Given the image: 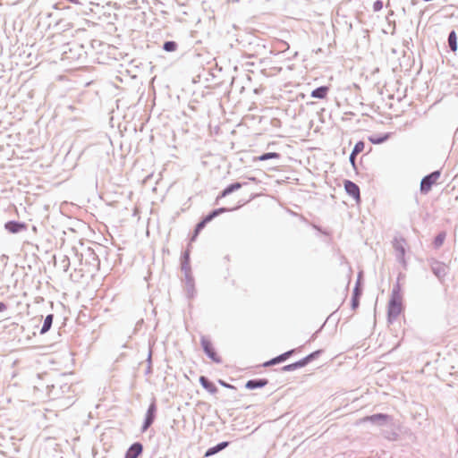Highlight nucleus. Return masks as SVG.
I'll use <instances>...</instances> for the list:
<instances>
[{
    "label": "nucleus",
    "mask_w": 458,
    "mask_h": 458,
    "mask_svg": "<svg viewBox=\"0 0 458 458\" xmlns=\"http://www.w3.org/2000/svg\"><path fill=\"white\" fill-rule=\"evenodd\" d=\"M199 383L201 386L209 393L215 394L217 392V388L214 383L210 382L207 377L201 376L199 377Z\"/></svg>",
    "instance_id": "obj_11"
},
{
    "label": "nucleus",
    "mask_w": 458,
    "mask_h": 458,
    "mask_svg": "<svg viewBox=\"0 0 458 458\" xmlns=\"http://www.w3.org/2000/svg\"><path fill=\"white\" fill-rule=\"evenodd\" d=\"M267 383H268V381L265 378L258 379V380H249L246 383L245 386L248 389H254L257 387H263V386H267Z\"/></svg>",
    "instance_id": "obj_13"
},
{
    "label": "nucleus",
    "mask_w": 458,
    "mask_h": 458,
    "mask_svg": "<svg viewBox=\"0 0 458 458\" xmlns=\"http://www.w3.org/2000/svg\"><path fill=\"white\" fill-rule=\"evenodd\" d=\"M379 5H381L380 2H377V7H379Z\"/></svg>",
    "instance_id": "obj_28"
},
{
    "label": "nucleus",
    "mask_w": 458,
    "mask_h": 458,
    "mask_svg": "<svg viewBox=\"0 0 458 458\" xmlns=\"http://www.w3.org/2000/svg\"><path fill=\"white\" fill-rule=\"evenodd\" d=\"M443 241H444V234H440V235H438V236L437 237V239H436V245H437V246L441 245V244H442V242H443Z\"/></svg>",
    "instance_id": "obj_21"
},
{
    "label": "nucleus",
    "mask_w": 458,
    "mask_h": 458,
    "mask_svg": "<svg viewBox=\"0 0 458 458\" xmlns=\"http://www.w3.org/2000/svg\"><path fill=\"white\" fill-rule=\"evenodd\" d=\"M344 189H345L346 192L353 198L356 204H360V193L359 186L351 181H345L344 182Z\"/></svg>",
    "instance_id": "obj_3"
},
{
    "label": "nucleus",
    "mask_w": 458,
    "mask_h": 458,
    "mask_svg": "<svg viewBox=\"0 0 458 458\" xmlns=\"http://www.w3.org/2000/svg\"><path fill=\"white\" fill-rule=\"evenodd\" d=\"M365 145L364 142L359 141L355 144L354 148L352 150V156H357L359 153L364 150Z\"/></svg>",
    "instance_id": "obj_19"
},
{
    "label": "nucleus",
    "mask_w": 458,
    "mask_h": 458,
    "mask_svg": "<svg viewBox=\"0 0 458 458\" xmlns=\"http://www.w3.org/2000/svg\"><path fill=\"white\" fill-rule=\"evenodd\" d=\"M403 312L402 296L397 291H394L388 304V320L396 319Z\"/></svg>",
    "instance_id": "obj_1"
},
{
    "label": "nucleus",
    "mask_w": 458,
    "mask_h": 458,
    "mask_svg": "<svg viewBox=\"0 0 458 458\" xmlns=\"http://www.w3.org/2000/svg\"><path fill=\"white\" fill-rule=\"evenodd\" d=\"M280 155L276 152L265 153L259 157L254 158V161H265L271 158H279Z\"/></svg>",
    "instance_id": "obj_17"
},
{
    "label": "nucleus",
    "mask_w": 458,
    "mask_h": 458,
    "mask_svg": "<svg viewBox=\"0 0 458 458\" xmlns=\"http://www.w3.org/2000/svg\"><path fill=\"white\" fill-rule=\"evenodd\" d=\"M201 345L204 349V352L207 353V355L214 361L219 362V358L216 354V352L214 350V347L211 344V342L207 339L206 337L201 338Z\"/></svg>",
    "instance_id": "obj_4"
},
{
    "label": "nucleus",
    "mask_w": 458,
    "mask_h": 458,
    "mask_svg": "<svg viewBox=\"0 0 458 458\" xmlns=\"http://www.w3.org/2000/svg\"><path fill=\"white\" fill-rule=\"evenodd\" d=\"M157 407L155 403H151L147 411L146 420L144 425L142 427V431H145L148 428V427L153 423L155 419Z\"/></svg>",
    "instance_id": "obj_5"
},
{
    "label": "nucleus",
    "mask_w": 458,
    "mask_h": 458,
    "mask_svg": "<svg viewBox=\"0 0 458 458\" xmlns=\"http://www.w3.org/2000/svg\"><path fill=\"white\" fill-rule=\"evenodd\" d=\"M379 5H381L380 2H377V7H379Z\"/></svg>",
    "instance_id": "obj_27"
},
{
    "label": "nucleus",
    "mask_w": 458,
    "mask_h": 458,
    "mask_svg": "<svg viewBox=\"0 0 458 458\" xmlns=\"http://www.w3.org/2000/svg\"><path fill=\"white\" fill-rule=\"evenodd\" d=\"M141 452L142 445L140 443H135L127 450L125 458H138Z\"/></svg>",
    "instance_id": "obj_7"
},
{
    "label": "nucleus",
    "mask_w": 458,
    "mask_h": 458,
    "mask_svg": "<svg viewBox=\"0 0 458 458\" xmlns=\"http://www.w3.org/2000/svg\"><path fill=\"white\" fill-rule=\"evenodd\" d=\"M228 445V442H222L220 444H218L217 445L214 446V447H211L209 448L206 454H205V456L206 457H208V456H211L215 454H216L217 452L223 450L224 448H225L226 446Z\"/></svg>",
    "instance_id": "obj_15"
},
{
    "label": "nucleus",
    "mask_w": 458,
    "mask_h": 458,
    "mask_svg": "<svg viewBox=\"0 0 458 458\" xmlns=\"http://www.w3.org/2000/svg\"><path fill=\"white\" fill-rule=\"evenodd\" d=\"M52 322H53V315L50 314V315L47 316L46 318H45L43 327H42L41 331H40L41 334H44V333H46L47 331H48L50 329Z\"/></svg>",
    "instance_id": "obj_18"
},
{
    "label": "nucleus",
    "mask_w": 458,
    "mask_h": 458,
    "mask_svg": "<svg viewBox=\"0 0 458 458\" xmlns=\"http://www.w3.org/2000/svg\"><path fill=\"white\" fill-rule=\"evenodd\" d=\"M7 309V306L4 302H0V312L4 311Z\"/></svg>",
    "instance_id": "obj_25"
},
{
    "label": "nucleus",
    "mask_w": 458,
    "mask_h": 458,
    "mask_svg": "<svg viewBox=\"0 0 458 458\" xmlns=\"http://www.w3.org/2000/svg\"><path fill=\"white\" fill-rule=\"evenodd\" d=\"M329 91V87L322 86L311 92V97L315 98L324 99L327 98V93Z\"/></svg>",
    "instance_id": "obj_10"
},
{
    "label": "nucleus",
    "mask_w": 458,
    "mask_h": 458,
    "mask_svg": "<svg viewBox=\"0 0 458 458\" xmlns=\"http://www.w3.org/2000/svg\"><path fill=\"white\" fill-rule=\"evenodd\" d=\"M241 187H242V184L240 182H235V183L229 185L221 192V194L218 196V199L225 198L228 194L232 193L233 191L239 190Z\"/></svg>",
    "instance_id": "obj_14"
},
{
    "label": "nucleus",
    "mask_w": 458,
    "mask_h": 458,
    "mask_svg": "<svg viewBox=\"0 0 458 458\" xmlns=\"http://www.w3.org/2000/svg\"><path fill=\"white\" fill-rule=\"evenodd\" d=\"M293 352V350H291V351H288L267 362L264 363V366L265 367H267V366H271V365H275V364H277V363H280L284 360H285L286 359H288Z\"/></svg>",
    "instance_id": "obj_8"
},
{
    "label": "nucleus",
    "mask_w": 458,
    "mask_h": 458,
    "mask_svg": "<svg viewBox=\"0 0 458 458\" xmlns=\"http://www.w3.org/2000/svg\"><path fill=\"white\" fill-rule=\"evenodd\" d=\"M440 173L439 172H433L429 175L424 177L420 183V191L423 193H428L433 185H435L437 181L439 180Z\"/></svg>",
    "instance_id": "obj_2"
},
{
    "label": "nucleus",
    "mask_w": 458,
    "mask_h": 458,
    "mask_svg": "<svg viewBox=\"0 0 458 458\" xmlns=\"http://www.w3.org/2000/svg\"><path fill=\"white\" fill-rule=\"evenodd\" d=\"M355 157L356 156H352V153L351 154V157H350V161L353 166L355 165Z\"/></svg>",
    "instance_id": "obj_26"
},
{
    "label": "nucleus",
    "mask_w": 458,
    "mask_h": 458,
    "mask_svg": "<svg viewBox=\"0 0 458 458\" xmlns=\"http://www.w3.org/2000/svg\"><path fill=\"white\" fill-rule=\"evenodd\" d=\"M389 419V416L386 414L377 413L371 416H368L364 418L363 420L365 421H371L373 423H384L387 421Z\"/></svg>",
    "instance_id": "obj_9"
},
{
    "label": "nucleus",
    "mask_w": 458,
    "mask_h": 458,
    "mask_svg": "<svg viewBox=\"0 0 458 458\" xmlns=\"http://www.w3.org/2000/svg\"><path fill=\"white\" fill-rule=\"evenodd\" d=\"M448 44L453 52L457 50V36L455 31H451L448 37Z\"/></svg>",
    "instance_id": "obj_16"
},
{
    "label": "nucleus",
    "mask_w": 458,
    "mask_h": 458,
    "mask_svg": "<svg viewBox=\"0 0 458 458\" xmlns=\"http://www.w3.org/2000/svg\"><path fill=\"white\" fill-rule=\"evenodd\" d=\"M219 382H220V384H221L223 386H225V387H227V388H235L233 386L229 385V384H227V383H225V382H224V381H221V380H220Z\"/></svg>",
    "instance_id": "obj_24"
},
{
    "label": "nucleus",
    "mask_w": 458,
    "mask_h": 458,
    "mask_svg": "<svg viewBox=\"0 0 458 458\" xmlns=\"http://www.w3.org/2000/svg\"><path fill=\"white\" fill-rule=\"evenodd\" d=\"M223 211H224V208H220V209L215 210L211 214L206 216L204 217V219L198 224L197 229H202L209 221H211L214 217L218 216Z\"/></svg>",
    "instance_id": "obj_12"
},
{
    "label": "nucleus",
    "mask_w": 458,
    "mask_h": 458,
    "mask_svg": "<svg viewBox=\"0 0 458 458\" xmlns=\"http://www.w3.org/2000/svg\"><path fill=\"white\" fill-rule=\"evenodd\" d=\"M314 357V353L312 354H310L309 356L305 357L304 359L295 362V363H293V364H290V365H287V366H284V370L285 371H289V370H293L295 369H298V368H301V367H304L306 364H308V362Z\"/></svg>",
    "instance_id": "obj_6"
},
{
    "label": "nucleus",
    "mask_w": 458,
    "mask_h": 458,
    "mask_svg": "<svg viewBox=\"0 0 458 458\" xmlns=\"http://www.w3.org/2000/svg\"><path fill=\"white\" fill-rule=\"evenodd\" d=\"M386 137H385V138H383V139H377V140L373 139V138H369V140H370L372 143H374V144H379V143L383 142V141L385 140V139H386Z\"/></svg>",
    "instance_id": "obj_22"
},
{
    "label": "nucleus",
    "mask_w": 458,
    "mask_h": 458,
    "mask_svg": "<svg viewBox=\"0 0 458 458\" xmlns=\"http://www.w3.org/2000/svg\"><path fill=\"white\" fill-rule=\"evenodd\" d=\"M175 48H176V44L173 41H167L164 44V49L165 51L172 52V51H174Z\"/></svg>",
    "instance_id": "obj_20"
},
{
    "label": "nucleus",
    "mask_w": 458,
    "mask_h": 458,
    "mask_svg": "<svg viewBox=\"0 0 458 458\" xmlns=\"http://www.w3.org/2000/svg\"><path fill=\"white\" fill-rule=\"evenodd\" d=\"M396 249H397V250H398V251H399V253H400V257L403 259V255H404V249H403V246H401V245H400V246H399V245H397V246H396Z\"/></svg>",
    "instance_id": "obj_23"
},
{
    "label": "nucleus",
    "mask_w": 458,
    "mask_h": 458,
    "mask_svg": "<svg viewBox=\"0 0 458 458\" xmlns=\"http://www.w3.org/2000/svg\"><path fill=\"white\" fill-rule=\"evenodd\" d=\"M284 45L286 47V49L288 48L287 43L284 42Z\"/></svg>",
    "instance_id": "obj_29"
}]
</instances>
